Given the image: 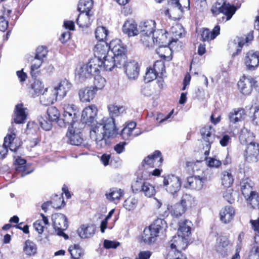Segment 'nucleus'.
Here are the masks:
<instances>
[{
  "mask_svg": "<svg viewBox=\"0 0 259 259\" xmlns=\"http://www.w3.org/2000/svg\"><path fill=\"white\" fill-rule=\"evenodd\" d=\"M117 133L115 120L112 117H103L96 123L91 125L90 136L96 141L98 148H105L108 139Z\"/></svg>",
  "mask_w": 259,
  "mask_h": 259,
  "instance_id": "f257e3e1",
  "label": "nucleus"
},
{
  "mask_svg": "<svg viewBox=\"0 0 259 259\" xmlns=\"http://www.w3.org/2000/svg\"><path fill=\"white\" fill-rule=\"evenodd\" d=\"M189 239L183 236H180L178 234L175 236L169 242L170 246L172 249L167 255V259H187L186 256L180 251L185 249L188 244Z\"/></svg>",
  "mask_w": 259,
  "mask_h": 259,
  "instance_id": "f03ea898",
  "label": "nucleus"
},
{
  "mask_svg": "<svg viewBox=\"0 0 259 259\" xmlns=\"http://www.w3.org/2000/svg\"><path fill=\"white\" fill-rule=\"evenodd\" d=\"M236 10L235 6L227 3L225 0H218L211 9V12L214 16H217L220 13L223 14L225 17H222V21L225 20V21L230 20Z\"/></svg>",
  "mask_w": 259,
  "mask_h": 259,
  "instance_id": "7ed1b4c3",
  "label": "nucleus"
},
{
  "mask_svg": "<svg viewBox=\"0 0 259 259\" xmlns=\"http://www.w3.org/2000/svg\"><path fill=\"white\" fill-rule=\"evenodd\" d=\"M253 31H250L245 36L236 37L233 40L229 41L228 47V50L231 51H235L232 54V56L238 55L242 50L244 46H248L253 39Z\"/></svg>",
  "mask_w": 259,
  "mask_h": 259,
  "instance_id": "20e7f679",
  "label": "nucleus"
},
{
  "mask_svg": "<svg viewBox=\"0 0 259 259\" xmlns=\"http://www.w3.org/2000/svg\"><path fill=\"white\" fill-rule=\"evenodd\" d=\"M15 132L16 128L12 124L9 128L7 135L4 138L3 145L0 146V158H4L7 154L8 147H9L11 151L14 152H16L18 149V146L13 144V141L16 137Z\"/></svg>",
  "mask_w": 259,
  "mask_h": 259,
  "instance_id": "39448f33",
  "label": "nucleus"
},
{
  "mask_svg": "<svg viewBox=\"0 0 259 259\" xmlns=\"http://www.w3.org/2000/svg\"><path fill=\"white\" fill-rule=\"evenodd\" d=\"M97 59H90L87 64L81 66L77 70L76 76L82 82L90 78L95 73L99 71V65H97Z\"/></svg>",
  "mask_w": 259,
  "mask_h": 259,
  "instance_id": "423d86ee",
  "label": "nucleus"
},
{
  "mask_svg": "<svg viewBox=\"0 0 259 259\" xmlns=\"http://www.w3.org/2000/svg\"><path fill=\"white\" fill-rule=\"evenodd\" d=\"M163 185L168 193L175 195L181 190L182 180L176 175H168L163 178Z\"/></svg>",
  "mask_w": 259,
  "mask_h": 259,
  "instance_id": "0eeeda50",
  "label": "nucleus"
},
{
  "mask_svg": "<svg viewBox=\"0 0 259 259\" xmlns=\"http://www.w3.org/2000/svg\"><path fill=\"white\" fill-rule=\"evenodd\" d=\"M110 52L112 53V55L115 57V60L118 61V65H124L126 62V56L125 52L126 48L121 44L119 39H116L111 41L110 43Z\"/></svg>",
  "mask_w": 259,
  "mask_h": 259,
  "instance_id": "6e6552de",
  "label": "nucleus"
},
{
  "mask_svg": "<svg viewBox=\"0 0 259 259\" xmlns=\"http://www.w3.org/2000/svg\"><path fill=\"white\" fill-rule=\"evenodd\" d=\"M54 228L59 236H62L65 239L68 238V236L64 233L68 227L67 218L62 213H55L52 215Z\"/></svg>",
  "mask_w": 259,
  "mask_h": 259,
  "instance_id": "1a4fd4ad",
  "label": "nucleus"
},
{
  "mask_svg": "<svg viewBox=\"0 0 259 259\" xmlns=\"http://www.w3.org/2000/svg\"><path fill=\"white\" fill-rule=\"evenodd\" d=\"M155 22L152 20L142 22L140 24L139 28L140 33L142 35L141 40L145 46L146 44H147L146 39H148V37H151V35H152L155 30Z\"/></svg>",
  "mask_w": 259,
  "mask_h": 259,
  "instance_id": "9d476101",
  "label": "nucleus"
},
{
  "mask_svg": "<svg viewBox=\"0 0 259 259\" xmlns=\"http://www.w3.org/2000/svg\"><path fill=\"white\" fill-rule=\"evenodd\" d=\"M147 44L146 46L152 47L154 45H160L163 44H169V40H167L166 32L163 29L155 30L151 37H148Z\"/></svg>",
  "mask_w": 259,
  "mask_h": 259,
  "instance_id": "9b49d317",
  "label": "nucleus"
},
{
  "mask_svg": "<svg viewBox=\"0 0 259 259\" xmlns=\"http://www.w3.org/2000/svg\"><path fill=\"white\" fill-rule=\"evenodd\" d=\"M200 133L202 139L206 143L205 146L203 147V150L205 155L207 156L209 153L211 144L214 139V130L210 125L205 126L201 129Z\"/></svg>",
  "mask_w": 259,
  "mask_h": 259,
  "instance_id": "f8f14e48",
  "label": "nucleus"
},
{
  "mask_svg": "<svg viewBox=\"0 0 259 259\" xmlns=\"http://www.w3.org/2000/svg\"><path fill=\"white\" fill-rule=\"evenodd\" d=\"M244 63L248 70H255L259 66V51L251 50L246 52Z\"/></svg>",
  "mask_w": 259,
  "mask_h": 259,
  "instance_id": "ddd939ff",
  "label": "nucleus"
},
{
  "mask_svg": "<svg viewBox=\"0 0 259 259\" xmlns=\"http://www.w3.org/2000/svg\"><path fill=\"white\" fill-rule=\"evenodd\" d=\"M110 45L105 41L98 42L94 48L95 58L92 59H97V63L99 60H103L106 56L110 54Z\"/></svg>",
  "mask_w": 259,
  "mask_h": 259,
  "instance_id": "4468645a",
  "label": "nucleus"
},
{
  "mask_svg": "<svg viewBox=\"0 0 259 259\" xmlns=\"http://www.w3.org/2000/svg\"><path fill=\"white\" fill-rule=\"evenodd\" d=\"M117 63L118 61L115 60V57L112 55V53L110 52V54L106 56L103 60H99L97 65H99V70L103 68L106 71H111L114 67L121 68L123 65H118Z\"/></svg>",
  "mask_w": 259,
  "mask_h": 259,
  "instance_id": "2eb2a0df",
  "label": "nucleus"
},
{
  "mask_svg": "<svg viewBox=\"0 0 259 259\" xmlns=\"http://www.w3.org/2000/svg\"><path fill=\"white\" fill-rule=\"evenodd\" d=\"M259 154V145L255 142H250L246 145L244 156L246 161L249 162H256Z\"/></svg>",
  "mask_w": 259,
  "mask_h": 259,
  "instance_id": "dca6fc26",
  "label": "nucleus"
},
{
  "mask_svg": "<svg viewBox=\"0 0 259 259\" xmlns=\"http://www.w3.org/2000/svg\"><path fill=\"white\" fill-rule=\"evenodd\" d=\"M170 8L165 11V14L176 20L180 19L183 14V8L179 0H170L168 2Z\"/></svg>",
  "mask_w": 259,
  "mask_h": 259,
  "instance_id": "f3484780",
  "label": "nucleus"
},
{
  "mask_svg": "<svg viewBox=\"0 0 259 259\" xmlns=\"http://www.w3.org/2000/svg\"><path fill=\"white\" fill-rule=\"evenodd\" d=\"M163 161L159 151H155L152 154L149 155L142 162V165L145 167L160 166Z\"/></svg>",
  "mask_w": 259,
  "mask_h": 259,
  "instance_id": "a211bd4d",
  "label": "nucleus"
},
{
  "mask_svg": "<svg viewBox=\"0 0 259 259\" xmlns=\"http://www.w3.org/2000/svg\"><path fill=\"white\" fill-rule=\"evenodd\" d=\"M97 108L95 105L89 106L83 109L81 119L83 122L93 124L97 114Z\"/></svg>",
  "mask_w": 259,
  "mask_h": 259,
  "instance_id": "6ab92c4d",
  "label": "nucleus"
},
{
  "mask_svg": "<svg viewBox=\"0 0 259 259\" xmlns=\"http://www.w3.org/2000/svg\"><path fill=\"white\" fill-rule=\"evenodd\" d=\"M125 68V72L130 79H136L138 78L140 67L138 63L135 61H131L123 65Z\"/></svg>",
  "mask_w": 259,
  "mask_h": 259,
  "instance_id": "aec40b11",
  "label": "nucleus"
},
{
  "mask_svg": "<svg viewBox=\"0 0 259 259\" xmlns=\"http://www.w3.org/2000/svg\"><path fill=\"white\" fill-rule=\"evenodd\" d=\"M56 92L52 88L46 89L40 96V103L46 106L54 103L57 99Z\"/></svg>",
  "mask_w": 259,
  "mask_h": 259,
  "instance_id": "412c9836",
  "label": "nucleus"
},
{
  "mask_svg": "<svg viewBox=\"0 0 259 259\" xmlns=\"http://www.w3.org/2000/svg\"><path fill=\"white\" fill-rule=\"evenodd\" d=\"M78 118V114L75 113H63L62 117L58 120V124L61 127H66L67 125H71L69 127L71 128H73V124L77 121Z\"/></svg>",
  "mask_w": 259,
  "mask_h": 259,
  "instance_id": "4be33fe9",
  "label": "nucleus"
},
{
  "mask_svg": "<svg viewBox=\"0 0 259 259\" xmlns=\"http://www.w3.org/2000/svg\"><path fill=\"white\" fill-rule=\"evenodd\" d=\"M231 246L229 240L225 237H222L217 240L215 249L222 256H225L227 255Z\"/></svg>",
  "mask_w": 259,
  "mask_h": 259,
  "instance_id": "5701e85b",
  "label": "nucleus"
},
{
  "mask_svg": "<svg viewBox=\"0 0 259 259\" xmlns=\"http://www.w3.org/2000/svg\"><path fill=\"white\" fill-rule=\"evenodd\" d=\"M251 77L243 76L238 82L241 93L245 95H249L252 91Z\"/></svg>",
  "mask_w": 259,
  "mask_h": 259,
  "instance_id": "b1692460",
  "label": "nucleus"
},
{
  "mask_svg": "<svg viewBox=\"0 0 259 259\" xmlns=\"http://www.w3.org/2000/svg\"><path fill=\"white\" fill-rule=\"evenodd\" d=\"M192 223L188 220H182L179 223V229L178 230V234L180 236L190 239L191 234V228Z\"/></svg>",
  "mask_w": 259,
  "mask_h": 259,
  "instance_id": "393cba45",
  "label": "nucleus"
},
{
  "mask_svg": "<svg viewBox=\"0 0 259 259\" xmlns=\"http://www.w3.org/2000/svg\"><path fill=\"white\" fill-rule=\"evenodd\" d=\"M96 91L94 88H82L78 92L80 100L82 102H90L95 98Z\"/></svg>",
  "mask_w": 259,
  "mask_h": 259,
  "instance_id": "a878e982",
  "label": "nucleus"
},
{
  "mask_svg": "<svg viewBox=\"0 0 259 259\" xmlns=\"http://www.w3.org/2000/svg\"><path fill=\"white\" fill-rule=\"evenodd\" d=\"M205 179L200 176H192L187 178L185 187L196 190H201L203 186Z\"/></svg>",
  "mask_w": 259,
  "mask_h": 259,
  "instance_id": "bb28decb",
  "label": "nucleus"
},
{
  "mask_svg": "<svg viewBox=\"0 0 259 259\" xmlns=\"http://www.w3.org/2000/svg\"><path fill=\"white\" fill-rule=\"evenodd\" d=\"M173 41L169 42V44H163L159 45V47L156 50V53L161 58L166 61H170L172 59V51L169 46H171Z\"/></svg>",
  "mask_w": 259,
  "mask_h": 259,
  "instance_id": "cd10ccee",
  "label": "nucleus"
},
{
  "mask_svg": "<svg viewBox=\"0 0 259 259\" xmlns=\"http://www.w3.org/2000/svg\"><path fill=\"white\" fill-rule=\"evenodd\" d=\"M66 137L71 145L78 146L80 145L83 141L80 132L76 131L73 128L70 127H68V131L66 133Z\"/></svg>",
  "mask_w": 259,
  "mask_h": 259,
  "instance_id": "c85d7f7f",
  "label": "nucleus"
},
{
  "mask_svg": "<svg viewBox=\"0 0 259 259\" xmlns=\"http://www.w3.org/2000/svg\"><path fill=\"white\" fill-rule=\"evenodd\" d=\"M27 108H24L22 104L17 105L15 109L14 121L16 123L21 124L24 122L26 120Z\"/></svg>",
  "mask_w": 259,
  "mask_h": 259,
  "instance_id": "c756f323",
  "label": "nucleus"
},
{
  "mask_svg": "<svg viewBox=\"0 0 259 259\" xmlns=\"http://www.w3.org/2000/svg\"><path fill=\"white\" fill-rule=\"evenodd\" d=\"M71 88V84L68 80L64 79L60 82L58 87H55L53 90L56 91L57 98L62 99L66 96L67 92L70 90Z\"/></svg>",
  "mask_w": 259,
  "mask_h": 259,
  "instance_id": "7c9ffc66",
  "label": "nucleus"
},
{
  "mask_svg": "<svg viewBox=\"0 0 259 259\" xmlns=\"http://www.w3.org/2000/svg\"><path fill=\"white\" fill-rule=\"evenodd\" d=\"M220 219L224 224L230 223L235 215V210L231 206H227L223 208L220 212Z\"/></svg>",
  "mask_w": 259,
  "mask_h": 259,
  "instance_id": "2f4dec72",
  "label": "nucleus"
},
{
  "mask_svg": "<svg viewBox=\"0 0 259 259\" xmlns=\"http://www.w3.org/2000/svg\"><path fill=\"white\" fill-rule=\"evenodd\" d=\"M220 27L216 25L211 31L208 29L203 28L201 30V36L202 40L204 41H209L214 39L219 34Z\"/></svg>",
  "mask_w": 259,
  "mask_h": 259,
  "instance_id": "473e14b6",
  "label": "nucleus"
},
{
  "mask_svg": "<svg viewBox=\"0 0 259 259\" xmlns=\"http://www.w3.org/2000/svg\"><path fill=\"white\" fill-rule=\"evenodd\" d=\"M95 232V227L93 225H82L77 230V233L81 238L92 237Z\"/></svg>",
  "mask_w": 259,
  "mask_h": 259,
  "instance_id": "72a5a7b5",
  "label": "nucleus"
},
{
  "mask_svg": "<svg viewBox=\"0 0 259 259\" xmlns=\"http://www.w3.org/2000/svg\"><path fill=\"white\" fill-rule=\"evenodd\" d=\"M245 115V111L241 108L234 109L229 114V119L232 123L242 120Z\"/></svg>",
  "mask_w": 259,
  "mask_h": 259,
  "instance_id": "f704fd0d",
  "label": "nucleus"
},
{
  "mask_svg": "<svg viewBox=\"0 0 259 259\" xmlns=\"http://www.w3.org/2000/svg\"><path fill=\"white\" fill-rule=\"evenodd\" d=\"M122 31L129 36L137 35L138 32L137 24L133 20H127L125 22L122 27Z\"/></svg>",
  "mask_w": 259,
  "mask_h": 259,
  "instance_id": "c9c22d12",
  "label": "nucleus"
},
{
  "mask_svg": "<svg viewBox=\"0 0 259 259\" xmlns=\"http://www.w3.org/2000/svg\"><path fill=\"white\" fill-rule=\"evenodd\" d=\"M26 162V160L21 157H18L15 161V164L19 165L16 168V170L18 173H20L21 177H23L33 171V169L28 170L27 167L26 166H23Z\"/></svg>",
  "mask_w": 259,
  "mask_h": 259,
  "instance_id": "e433bc0d",
  "label": "nucleus"
},
{
  "mask_svg": "<svg viewBox=\"0 0 259 259\" xmlns=\"http://www.w3.org/2000/svg\"><path fill=\"white\" fill-rule=\"evenodd\" d=\"M84 13L85 14L80 13L76 19L77 24L80 27L82 28L89 27L92 22L91 19V17L92 16V14L91 13Z\"/></svg>",
  "mask_w": 259,
  "mask_h": 259,
  "instance_id": "4c0bfd02",
  "label": "nucleus"
},
{
  "mask_svg": "<svg viewBox=\"0 0 259 259\" xmlns=\"http://www.w3.org/2000/svg\"><path fill=\"white\" fill-rule=\"evenodd\" d=\"M108 110L109 116L106 117H112L114 120V117H117L124 112L125 107L123 106H117L115 104H111L108 106Z\"/></svg>",
  "mask_w": 259,
  "mask_h": 259,
  "instance_id": "58836bf2",
  "label": "nucleus"
},
{
  "mask_svg": "<svg viewBox=\"0 0 259 259\" xmlns=\"http://www.w3.org/2000/svg\"><path fill=\"white\" fill-rule=\"evenodd\" d=\"M123 195V191L118 188L110 189L105 194L106 199L112 202L119 200Z\"/></svg>",
  "mask_w": 259,
  "mask_h": 259,
  "instance_id": "ea45409f",
  "label": "nucleus"
},
{
  "mask_svg": "<svg viewBox=\"0 0 259 259\" xmlns=\"http://www.w3.org/2000/svg\"><path fill=\"white\" fill-rule=\"evenodd\" d=\"M136 126V123L135 122H130L122 129L121 133L123 139L128 140L131 138H133L138 134L133 135L132 132Z\"/></svg>",
  "mask_w": 259,
  "mask_h": 259,
  "instance_id": "a19ab883",
  "label": "nucleus"
},
{
  "mask_svg": "<svg viewBox=\"0 0 259 259\" xmlns=\"http://www.w3.org/2000/svg\"><path fill=\"white\" fill-rule=\"evenodd\" d=\"M158 234L149 227L145 228L143 231L142 239L145 243H150L155 241Z\"/></svg>",
  "mask_w": 259,
  "mask_h": 259,
  "instance_id": "79ce46f5",
  "label": "nucleus"
},
{
  "mask_svg": "<svg viewBox=\"0 0 259 259\" xmlns=\"http://www.w3.org/2000/svg\"><path fill=\"white\" fill-rule=\"evenodd\" d=\"M252 184L251 181L248 178L242 179L241 181V189L242 194L245 197L248 196L249 193L252 191Z\"/></svg>",
  "mask_w": 259,
  "mask_h": 259,
  "instance_id": "37998d69",
  "label": "nucleus"
},
{
  "mask_svg": "<svg viewBox=\"0 0 259 259\" xmlns=\"http://www.w3.org/2000/svg\"><path fill=\"white\" fill-rule=\"evenodd\" d=\"M93 5L92 0H80L77 9L81 13H91Z\"/></svg>",
  "mask_w": 259,
  "mask_h": 259,
  "instance_id": "c03bdc74",
  "label": "nucleus"
},
{
  "mask_svg": "<svg viewBox=\"0 0 259 259\" xmlns=\"http://www.w3.org/2000/svg\"><path fill=\"white\" fill-rule=\"evenodd\" d=\"M221 179L222 184L226 187H230L234 181L233 176L230 170L223 171L221 175Z\"/></svg>",
  "mask_w": 259,
  "mask_h": 259,
  "instance_id": "a18cd8bd",
  "label": "nucleus"
},
{
  "mask_svg": "<svg viewBox=\"0 0 259 259\" xmlns=\"http://www.w3.org/2000/svg\"><path fill=\"white\" fill-rule=\"evenodd\" d=\"M153 231H155L158 235L160 231L165 229L167 227L166 222L161 219H157L155 220L150 226Z\"/></svg>",
  "mask_w": 259,
  "mask_h": 259,
  "instance_id": "49530a36",
  "label": "nucleus"
},
{
  "mask_svg": "<svg viewBox=\"0 0 259 259\" xmlns=\"http://www.w3.org/2000/svg\"><path fill=\"white\" fill-rule=\"evenodd\" d=\"M23 251L25 253L29 256L34 255L37 252L36 244L29 240H26L23 247Z\"/></svg>",
  "mask_w": 259,
  "mask_h": 259,
  "instance_id": "de8ad7c7",
  "label": "nucleus"
},
{
  "mask_svg": "<svg viewBox=\"0 0 259 259\" xmlns=\"http://www.w3.org/2000/svg\"><path fill=\"white\" fill-rule=\"evenodd\" d=\"M184 29L182 26L179 24H176L172 26L170 29V32L172 33L173 36L175 38H173L171 41L176 42L178 40V38L182 37Z\"/></svg>",
  "mask_w": 259,
  "mask_h": 259,
  "instance_id": "09e8293b",
  "label": "nucleus"
},
{
  "mask_svg": "<svg viewBox=\"0 0 259 259\" xmlns=\"http://www.w3.org/2000/svg\"><path fill=\"white\" fill-rule=\"evenodd\" d=\"M246 198L253 208L259 207V196L256 192L252 191Z\"/></svg>",
  "mask_w": 259,
  "mask_h": 259,
  "instance_id": "8fccbe9b",
  "label": "nucleus"
},
{
  "mask_svg": "<svg viewBox=\"0 0 259 259\" xmlns=\"http://www.w3.org/2000/svg\"><path fill=\"white\" fill-rule=\"evenodd\" d=\"M142 192L147 197H151L156 193L155 187L148 182H143Z\"/></svg>",
  "mask_w": 259,
  "mask_h": 259,
  "instance_id": "3c124183",
  "label": "nucleus"
},
{
  "mask_svg": "<svg viewBox=\"0 0 259 259\" xmlns=\"http://www.w3.org/2000/svg\"><path fill=\"white\" fill-rule=\"evenodd\" d=\"M46 116L49 119L54 122L59 120L60 112L55 107L52 106L48 108Z\"/></svg>",
  "mask_w": 259,
  "mask_h": 259,
  "instance_id": "603ef678",
  "label": "nucleus"
},
{
  "mask_svg": "<svg viewBox=\"0 0 259 259\" xmlns=\"http://www.w3.org/2000/svg\"><path fill=\"white\" fill-rule=\"evenodd\" d=\"M180 203L187 209V207H191L194 204V198L190 194H184L181 198Z\"/></svg>",
  "mask_w": 259,
  "mask_h": 259,
  "instance_id": "864d4df0",
  "label": "nucleus"
},
{
  "mask_svg": "<svg viewBox=\"0 0 259 259\" xmlns=\"http://www.w3.org/2000/svg\"><path fill=\"white\" fill-rule=\"evenodd\" d=\"M108 31L103 26L98 27L95 31V37L100 41L106 40L108 35Z\"/></svg>",
  "mask_w": 259,
  "mask_h": 259,
  "instance_id": "5fc2aeb1",
  "label": "nucleus"
},
{
  "mask_svg": "<svg viewBox=\"0 0 259 259\" xmlns=\"http://www.w3.org/2000/svg\"><path fill=\"white\" fill-rule=\"evenodd\" d=\"M156 64L154 65V68H147L145 75L144 76V80L146 82H149L156 78L157 72L156 70L155 67Z\"/></svg>",
  "mask_w": 259,
  "mask_h": 259,
  "instance_id": "6e6d98bb",
  "label": "nucleus"
},
{
  "mask_svg": "<svg viewBox=\"0 0 259 259\" xmlns=\"http://www.w3.org/2000/svg\"><path fill=\"white\" fill-rule=\"evenodd\" d=\"M68 250L71 254V257L79 258L83 254V251L79 245L74 244L73 246H70Z\"/></svg>",
  "mask_w": 259,
  "mask_h": 259,
  "instance_id": "4d7b16f0",
  "label": "nucleus"
},
{
  "mask_svg": "<svg viewBox=\"0 0 259 259\" xmlns=\"http://www.w3.org/2000/svg\"><path fill=\"white\" fill-rule=\"evenodd\" d=\"M105 79L100 75H97L94 78V86L91 87L94 88L97 92L99 90L102 89L105 85Z\"/></svg>",
  "mask_w": 259,
  "mask_h": 259,
  "instance_id": "13d9d810",
  "label": "nucleus"
},
{
  "mask_svg": "<svg viewBox=\"0 0 259 259\" xmlns=\"http://www.w3.org/2000/svg\"><path fill=\"white\" fill-rule=\"evenodd\" d=\"M186 209L180 203H177L172 208L171 215L175 217L181 216L186 211Z\"/></svg>",
  "mask_w": 259,
  "mask_h": 259,
  "instance_id": "bf43d9fd",
  "label": "nucleus"
},
{
  "mask_svg": "<svg viewBox=\"0 0 259 259\" xmlns=\"http://www.w3.org/2000/svg\"><path fill=\"white\" fill-rule=\"evenodd\" d=\"M38 120L39 124L42 129L47 131H49L51 130L53 121L49 119L46 116H45L44 117H40Z\"/></svg>",
  "mask_w": 259,
  "mask_h": 259,
  "instance_id": "052dcab7",
  "label": "nucleus"
},
{
  "mask_svg": "<svg viewBox=\"0 0 259 259\" xmlns=\"http://www.w3.org/2000/svg\"><path fill=\"white\" fill-rule=\"evenodd\" d=\"M138 204V200L133 197H129L126 199L123 204V206L128 210L134 209Z\"/></svg>",
  "mask_w": 259,
  "mask_h": 259,
  "instance_id": "680f3d73",
  "label": "nucleus"
},
{
  "mask_svg": "<svg viewBox=\"0 0 259 259\" xmlns=\"http://www.w3.org/2000/svg\"><path fill=\"white\" fill-rule=\"evenodd\" d=\"M207 165L209 167L218 168L222 164V162L216 157H209L205 158Z\"/></svg>",
  "mask_w": 259,
  "mask_h": 259,
  "instance_id": "e2e57ef3",
  "label": "nucleus"
},
{
  "mask_svg": "<svg viewBox=\"0 0 259 259\" xmlns=\"http://www.w3.org/2000/svg\"><path fill=\"white\" fill-rule=\"evenodd\" d=\"M48 54L47 49L43 46L38 47L36 50L35 57L36 58L44 60Z\"/></svg>",
  "mask_w": 259,
  "mask_h": 259,
  "instance_id": "0e129e2a",
  "label": "nucleus"
},
{
  "mask_svg": "<svg viewBox=\"0 0 259 259\" xmlns=\"http://www.w3.org/2000/svg\"><path fill=\"white\" fill-rule=\"evenodd\" d=\"M236 195V193H233V190L231 188H229L223 192V196L226 201L230 203H232L234 201V196Z\"/></svg>",
  "mask_w": 259,
  "mask_h": 259,
  "instance_id": "69168bd1",
  "label": "nucleus"
},
{
  "mask_svg": "<svg viewBox=\"0 0 259 259\" xmlns=\"http://www.w3.org/2000/svg\"><path fill=\"white\" fill-rule=\"evenodd\" d=\"M62 195V194H61ZM52 207L54 208H60L64 203V200L62 195L59 196L56 195L51 201Z\"/></svg>",
  "mask_w": 259,
  "mask_h": 259,
  "instance_id": "338daca9",
  "label": "nucleus"
},
{
  "mask_svg": "<svg viewBox=\"0 0 259 259\" xmlns=\"http://www.w3.org/2000/svg\"><path fill=\"white\" fill-rule=\"evenodd\" d=\"M32 88L36 95L39 96L42 94L45 90H44V85L39 80H36L32 84Z\"/></svg>",
  "mask_w": 259,
  "mask_h": 259,
  "instance_id": "774afa93",
  "label": "nucleus"
}]
</instances>
